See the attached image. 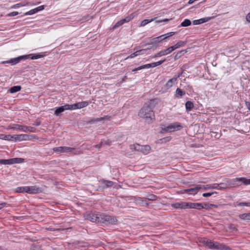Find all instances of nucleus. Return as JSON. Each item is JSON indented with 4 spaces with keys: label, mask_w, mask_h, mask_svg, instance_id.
Wrapping results in <instances>:
<instances>
[{
    "label": "nucleus",
    "mask_w": 250,
    "mask_h": 250,
    "mask_svg": "<svg viewBox=\"0 0 250 250\" xmlns=\"http://www.w3.org/2000/svg\"><path fill=\"white\" fill-rule=\"evenodd\" d=\"M138 116L145 120L147 124L152 123L155 119L154 112L151 104H146L140 110Z\"/></svg>",
    "instance_id": "obj_1"
},
{
    "label": "nucleus",
    "mask_w": 250,
    "mask_h": 250,
    "mask_svg": "<svg viewBox=\"0 0 250 250\" xmlns=\"http://www.w3.org/2000/svg\"><path fill=\"white\" fill-rule=\"evenodd\" d=\"M43 57L42 55L40 54H30L28 55H23L19 56L16 58L11 59L9 61L6 62L7 63H12L13 64L19 62L21 60L27 59H31L32 60L38 59Z\"/></svg>",
    "instance_id": "obj_2"
},
{
    "label": "nucleus",
    "mask_w": 250,
    "mask_h": 250,
    "mask_svg": "<svg viewBox=\"0 0 250 250\" xmlns=\"http://www.w3.org/2000/svg\"><path fill=\"white\" fill-rule=\"evenodd\" d=\"M42 191V188L36 186H26L18 188L17 189L18 192H26L30 194H37Z\"/></svg>",
    "instance_id": "obj_3"
},
{
    "label": "nucleus",
    "mask_w": 250,
    "mask_h": 250,
    "mask_svg": "<svg viewBox=\"0 0 250 250\" xmlns=\"http://www.w3.org/2000/svg\"><path fill=\"white\" fill-rule=\"evenodd\" d=\"M99 222L109 224H115L117 222V219L110 215L99 214Z\"/></svg>",
    "instance_id": "obj_4"
},
{
    "label": "nucleus",
    "mask_w": 250,
    "mask_h": 250,
    "mask_svg": "<svg viewBox=\"0 0 250 250\" xmlns=\"http://www.w3.org/2000/svg\"><path fill=\"white\" fill-rule=\"evenodd\" d=\"M182 127V126L180 124L174 123L162 128V130L163 132H171L180 130Z\"/></svg>",
    "instance_id": "obj_5"
},
{
    "label": "nucleus",
    "mask_w": 250,
    "mask_h": 250,
    "mask_svg": "<svg viewBox=\"0 0 250 250\" xmlns=\"http://www.w3.org/2000/svg\"><path fill=\"white\" fill-rule=\"evenodd\" d=\"M31 136L27 134L11 135L10 141H22L30 140Z\"/></svg>",
    "instance_id": "obj_6"
},
{
    "label": "nucleus",
    "mask_w": 250,
    "mask_h": 250,
    "mask_svg": "<svg viewBox=\"0 0 250 250\" xmlns=\"http://www.w3.org/2000/svg\"><path fill=\"white\" fill-rule=\"evenodd\" d=\"M210 250H229L230 249L217 242L212 241Z\"/></svg>",
    "instance_id": "obj_7"
},
{
    "label": "nucleus",
    "mask_w": 250,
    "mask_h": 250,
    "mask_svg": "<svg viewBox=\"0 0 250 250\" xmlns=\"http://www.w3.org/2000/svg\"><path fill=\"white\" fill-rule=\"evenodd\" d=\"M237 182L242 183L245 185H250V179H247L245 177L236 178L232 180L230 184H229L228 186L236 184Z\"/></svg>",
    "instance_id": "obj_8"
},
{
    "label": "nucleus",
    "mask_w": 250,
    "mask_h": 250,
    "mask_svg": "<svg viewBox=\"0 0 250 250\" xmlns=\"http://www.w3.org/2000/svg\"><path fill=\"white\" fill-rule=\"evenodd\" d=\"M85 218L92 222H99V214L92 212L86 213L84 215Z\"/></svg>",
    "instance_id": "obj_9"
},
{
    "label": "nucleus",
    "mask_w": 250,
    "mask_h": 250,
    "mask_svg": "<svg viewBox=\"0 0 250 250\" xmlns=\"http://www.w3.org/2000/svg\"><path fill=\"white\" fill-rule=\"evenodd\" d=\"M189 202H181L172 204L171 206L174 208L178 209H186L188 208Z\"/></svg>",
    "instance_id": "obj_10"
},
{
    "label": "nucleus",
    "mask_w": 250,
    "mask_h": 250,
    "mask_svg": "<svg viewBox=\"0 0 250 250\" xmlns=\"http://www.w3.org/2000/svg\"><path fill=\"white\" fill-rule=\"evenodd\" d=\"M200 185H197L194 188L186 189L183 191H181V193H184L185 192L188 193L190 194H195L197 193L198 191L200 189Z\"/></svg>",
    "instance_id": "obj_11"
},
{
    "label": "nucleus",
    "mask_w": 250,
    "mask_h": 250,
    "mask_svg": "<svg viewBox=\"0 0 250 250\" xmlns=\"http://www.w3.org/2000/svg\"><path fill=\"white\" fill-rule=\"evenodd\" d=\"M89 104V102L87 101H83L73 104L74 110L81 109L87 106Z\"/></svg>",
    "instance_id": "obj_12"
},
{
    "label": "nucleus",
    "mask_w": 250,
    "mask_h": 250,
    "mask_svg": "<svg viewBox=\"0 0 250 250\" xmlns=\"http://www.w3.org/2000/svg\"><path fill=\"white\" fill-rule=\"evenodd\" d=\"M165 61V60L164 59V60L158 61L157 62H154L151 63L144 64V65H142V66H143L142 67H143V69L149 68L151 67H156V66L161 64Z\"/></svg>",
    "instance_id": "obj_13"
},
{
    "label": "nucleus",
    "mask_w": 250,
    "mask_h": 250,
    "mask_svg": "<svg viewBox=\"0 0 250 250\" xmlns=\"http://www.w3.org/2000/svg\"><path fill=\"white\" fill-rule=\"evenodd\" d=\"M83 151L80 148L68 147V153L79 155L82 153Z\"/></svg>",
    "instance_id": "obj_14"
},
{
    "label": "nucleus",
    "mask_w": 250,
    "mask_h": 250,
    "mask_svg": "<svg viewBox=\"0 0 250 250\" xmlns=\"http://www.w3.org/2000/svg\"><path fill=\"white\" fill-rule=\"evenodd\" d=\"M213 18V17H206V18H202V19H200L199 20H194L193 21V24L194 25L200 24L203 23L204 22H207V21H209V20L212 19Z\"/></svg>",
    "instance_id": "obj_15"
},
{
    "label": "nucleus",
    "mask_w": 250,
    "mask_h": 250,
    "mask_svg": "<svg viewBox=\"0 0 250 250\" xmlns=\"http://www.w3.org/2000/svg\"><path fill=\"white\" fill-rule=\"evenodd\" d=\"M151 148L148 145L141 146L140 145L139 151L142 153L146 155L150 152Z\"/></svg>",
    "instance_id": "obj_16"
},
{
    "label": "nucleus",
    "mask_w": 250,
    "mask_h": 250,
    "mask_svg": "<svg viewBox=\"0 0 250 250\" xmlns=\"http://www.w3.org/2000/svg\"><path fill=\"white\" fill-rule=\"evenodd\" d=\"M44 8V7L43 5L40 6L38 7H36V8H34L33 9H32L26 13H25V15H31L34 14H35L36 13L43 10Z\"/></svg>",
    "instance_id": "obj_17"
},
{
    "label": "nucleus",
    "mask_w": 250,
    "mask_h": 250,
    "mask_svg": "<svg viewBox=\"0 0 250 250\" xmlns=\"http://www.w3.org/2000/svg\"><path fill=\"white\" fill-rule=\"evenodd\" d=\"M188 208H196L200 210L203 208V204L189 202Z\"/></svg>",
    "instance_id": "obj_18"
},
{
    "label": "nucleus",
    "mask_w": 250,
    "mask_h": 250,
    "mask_svg": "<svg viewBox=\"0 0 250 250\" xmlns=\"http://www.w3.org/2000/svg\"><path fill=\"white\" fill-rule=\"evenodd\" d=\"M68 147L67 146H59L53 148V150L58 153H68Z\"/></svg>",
    "instance_id": "obj_19"
},
{
    "label": "nucleus",
    "mask_w": 250,
    "mask_h": 250,
    "mask_svg": "<svg viewBox=\"0 0 250 250\" xmlns=\"http://www.w3.org/2000/svg\"><path fill=\"white\" fill-rule=\"evenodd\" d=\"M216 185L217 184H208L207 185H200V189H204L205 190H206L210 189L217 188V187L216 186Z\"/></svg>",
    "instance_id": "obj_20"
},
{
    "label": "nucleus",
    "mask_w": 250,
    "mask_h": 250,
    "mask_svg": "<svg viewBox=\"0 0 250 250\" xmlns=\"http://www.w3.org/2000/svg\"><path fill=\"white\" fill-rule=\"evenodd\" d=\"M9 165L19 164L23 162L24 159L21 158H14L9 159Z\"/></svg>",
    "instance_id": "obj_21"
},
{
    "label": "nucleus",
    "mask_w": 250,
    "mask_h": 250,
    "mask_svg": "<svg viewBox=\"0 0 250 250\" xmlns=\"http://www.w3.org/2000/svg\"><path fill=\"white\" fill-rule=\"evenodd\" d=\"M177 81V78H173L169 80L166 83L165 85V87L167 89H168L170 87H171L173 84V83Z\"/></svg>",
    "instance_id": "obj_22"
},
{
    "label": "nucleus",
    "mask_w": 250,
    "mask_h": 250,
    "mask_svg": "<svg viewBox=\"0 0 250 250\" xmlns=\"http://www.w3.org/2000/svg\"><path fill=\"white\" fill-rule=\"evenodd\" d=\"M146 49H141L139 50H137L135 52L132 53L128 56H127L125 60H127L128 59L133 58L135 57H136L140 54H143V53H141L142 51H145Z\"/></svg>",
    "instance_id": "obj_23"
},
{
    "label": "nucleus",
    "mask_w": 250,
    "mask_h": 250,
    "mask_svg": "<svg viewBox=\"0 0 250 250\" xmlns=\"http://www.w3.org/2000/svg\"><path fill=\"white\" fill-rule=\"evenodd\" d=\"M100 182L101 183H102L103 184H104L105 185V186L104 187V188H109V187L113 186L114 185V183L112 181H111L102 179V180H101L100 181Z\"/></svg>",
    "instance_id": "obj_24"
},
{
    "label": "nucleus",
    "mask_w": 250,
    "mask_h": 250,
    "mask_svg": "<svg viewBox=\"0 0 250 250\" xmlns=\"http://www.w3.org/2000/svg\"><path fill=\"white\" fill-rule=\"evenodd\" d=\"M162 42V40L161 39L160 36L156 37L154 38L151 39L150 42H148V44H153L155 43H160Z\"/></svg>",
    "instance_id": "obj_25"
},
{
    "label": "nucleus",
    "mask_w": 250,
    "mask_h": 250,
    "mask_svg": "<svg viewBox=\"0 0 250 250\" xmlns=\"http://www.w3.org/2000/svg\"><path fill=\"white\" fill-rule=\"evenodd\" d=\"M185 92L181 90L180 88H177L175 91V97L177 98H181L183 95H184Z\"/></svg>",
    "instance_id": "obj_26"
},
{
    "label": "nucleus",
    "mask_w": 250,
    "mask_h": 250,
    "mask_svg": "<svg viewBox=\"0 0 250 250\" xmlns=\"http://www.w3.org/2000/svg\"><path fill=\"white\" fill-rule=\"evenodd\" d=\"M174 34H175V32H168V33H167V34L161 35L160 36L161 39L162 40V41H163L167 39L168 38L172 36Z\"/></svg>",
    "instance_id": "obj_27"
},
{
    "label": "nucleus",
    "mask_w": 250,
    "mask_h": 250,
    "mask_svg": "<svg viewBox=\"0 0 250 250\" xmlns=\"http://www.w3.org/2000/svg\"><path fill=\"white\" fill-rule=\"evenodd\" d=\"M239 217L242 220H250V213L240 214Z\"/></svg>",
    "instance_id": "obj_28"
},
{
    "label": "nucleus",
    "mask_w": 250,
    "mask_h": 250,
    "mask_svg": "<svg viewBox=\"0 0 250 250\" xmlns=\"http://www.w3.org/2000/svg\"><path fill=\"white\" fill-rule=\"evenodd\" d=\"M21 89V86L17 85V86H14L12 87L10 89L9 91L11 93H15V92L20 91Z\"/></svg>",
    "instance_id": "obj_29"
},
{
    "label": "nucleus",
    "mask_w": 250,
    "mask_h": 250,
    "mask_svg": "<svg viewBox=\"0 0 250 250\" xmlns=\"http://www.w3.org/2000/svg\"><path fill=\"white\" fill-rule=\"evenodd\" d=\"M212 241L209 239H204L201 241V242L210 249Z\"/></svg>",
    "instance_id": "obj_30"
},
{
    "label": "nucleus",
    "mask_w": 250,
    "mask_h": 250,
    "mask_svg": "<svg viewBox=\"0 0 250 250\" xmlns=\"http://www.w3.org/2000/svg\"><path fill=\"white\" fill-rule=\"evenodd\" d=\"M185 105L186 109L188 111H190L194 106L193 103L190 101L187 102Z\"/></svg>",
    "instance_id": "obj_31"
},
{
    "label": "nucleus",
    "mask_w": 250,
    "mask_h": 250,
    "mask_svg": "<svg viewBox=\"0 0 250 250\" xmlns=\"http://www.w3.org/2000/svg\"><path fill=\"white\" fill-rule=\"evenodd\" d=\"M212 207L217 208V206L214 204H203V208H205L206 209L209 210Z\"/></svg>",
    "instance_id": "obj_32"
},
{
    "label": "nucleus",
    "mask_w": 250,
    "mask_h": 250,
    "mask_svg": "<svg viewBox=\"0 0 250 250\" xmlns=\"http://www.w3.org/2000/svg\"><path fill=\"white\" fill-rule=\"evenodd\" d=\"M156 18H154V19H152L151 20H147V19H146V20H143L141 23V24H140V26H145V25H146L147 24L154 21Z\"/></svg>",
    "instance_id": "obj_33"
},
{
    "label": "nucleus",
    "mask_w": 250,
    "mask_h": 250,
    "mask_svg": "<svg viewBox=\"0 0 250 250\" xmlns=\"http://www.w3.org/2000/svg\"><path fill=\"white\" fill-rule=\"evenodd\" d=\"M29 4V2H24L21 3H17L11 6V8H15L20 6H25Z\"/></svg>",
    "instance_id": "obj_34"
},
{
    "label": "nucleus",
    "mask_w": 250,
    "mask_h": 250,
    "mask_svg": "<svg viewBox=\"0 0 250 250\" xmlns=\"http://www.w3.org/2000/svg\"><path fill=\"white\" fill-rule=\"evenodd\" d=\"M191 22L188 19H185L181 23V26L182 27H187L190 25Z\"/></svg>",
    "instance_id": "obj_35"
},
{
    "label": "nucleus",
    "mask_w": 250,
    "mask_h": 250,
    "mask_svg": "<svg viewBox=\"0 0 250 250\" xmlns=\"http://www.w3.org/2000/svg\"><path fill=\"white\" fill-rule=\"evenodd\" d=\"M137 14L136 12H134V13H133L130 14L129 15L127 16V17H126L125 18V19H126V21L128 22L131 20H132L134 17L137 16Z\"/></svg>",
    "instance_id": "obj_36"
},
{
    "label": "nucleus",
    "mask_w": 250,
    "mask_h": 250,
    "mask_svg": "<svg viewBox=\"0 0 250 250\" xmlns=\"http://www.w3.org/2000/svg\"><path fill=\"white\" fill-rule=\"evenodd\" d=\"M20 125L18 124H13L10 125L7 127V129H15V130H20Z\"/></svg>",
    "instance_id": "obj_37"
},
{
    "label": "nucleus",
    "mask_w": 250,
    "mask_h": 250,
    "mask_svg": "<svg viewBox=\"0 0 250 250\" xmlns=\"http://www.w3.org/2000/svg\"><path fill=\"white\" fill-rule=\"evenodd\" d=\"M234 207L237 206H247V207H250V202H242V203H236L234 205Z\"/></svg>",
    "instance_id": "obj_38"
},
{
    "label": "nucleus",
    "mask_w": 250,
    "mask_h": 250,
    "mask_svg": "<svg viewBox=\"0 0 250 250\" xmlns=\"http://www.w3.org/2000/svg\"><path fill=\"white\" fill-rule=\"evenodd\" d=\"M11 135H5L3 134H0V139L10 141Z\"/></svg>",
    "instance_id": "obj_39"
},
{
    "label": "nucleus",
    "mask_w": 250,
    "mask_h": 250,
    "mask_svg": "<svg viewBox=\"0 0 250 250\" xmlns=\"http://www.w3.org/2000/svg\"><path fill=\"white\" fill-rule=\"evenodd\" d=\"M64 111V108L63 107V106H59L56 108V110L55 111V114L56 115L58 116L59 114L61 113L62 112H63Z\"/></svg>",
    "instance_id": "obj_40"
},
{
    "label": "nucleus",
    "mask_w": 250,
    "mask_h": 250,
    "mask_svg": "<svg viewBox=\"0 0 250 250\" xmlns=\"http://www.w3.org/2000/svg\"><path fill=\"white\" fill-rule=\"evenodd\" d=\"M130 148L131 150L139 151L140 145L138 144L131 145L130 146Z\"/></svg>",
    "instance_id": "obj_41"
},
{
    "label": "nucleus",
    "mask_w": 250,
    "mask_h": 250,
    "mask_svg": "<svg viewBox=\"0 0 250 250\" xmlns=\"http://www.w3.org/2000/svg\"><path fill=\"white\" fill-rule=\"evenodd\" d=\"M216 186L217 187L216 189L219 190L223 189L228 188V186L224 183H221L219 184H217V185Z\"/></svg>",
    "instance_id": "obj_42"
},
{
    "label": "nucleus",
    "mask_w": 250,
    "mask_h": 250,
    "mask_svg": "<svg viewBox=\"0 0 250 250\" xmlns=\"http://www.w3.org/2000/svg\"><path fill=\"white\" fill-rule=\"evenodd\" d=\"M186 42L180 41L178 42L176 44H175L174 45L175 46L176 49H177L181 47L184 46L186 44Z\"/></svg>",
    "instance_id": "obj_43"
},
{
    "label": "nucleus",
    "mask_w": 250,
    "mask_h": 250,
    "mask_svg": "<svg viewBox=\"0 0 250 250\" xmlns=\"http://www.w3.org/2000/svg\"><path fill=\"white\" fill-rule=\"evenodd\" d=\"M104 120H110V117L108 116H104V117L97 118L95 120V122H101V121H104Z\"/></svg>",
    "instance_id": "obj_44"
},
{
    "label": "nucleus",
    "mask_w": 250,
    "mask_h": 250,
    "mask_svg": "<svg viewBox=\"0 0 250 250\" xmlns=\"http://www.w3.org/2000/svg\"><path fill=\"white\" fill-rule=\"evenodd\" d=\"M64 110H74L73 104H65L63 105Z\"/></svg>",
    "instance_id": "obj_45"
},
{
    "label": "nucleus",
    "mask_w": 250,
    "mask_h": 250,
    "mask_svg": "<svg viewBox=\"0 0 250 250\" xmlns=\"http://www.w3.org/2000/svg\"><path fill=\"white\" fill-rule=\"evenodd\" d=\"M0 164L9 165V159H0Z\"/></svg>",
    "instance_id": "obj_46"
},
{
    "label": "nucleus",
    "mask_w": 250,
    "mask_h": 250,
    "mask_svg": "<svg viewBox=\"0 0 250 250\" xmlns=\"http://www.w3.org/2000/svg\"><path fill=\"white\" fill-rule=\"evenodd\" d=\"M124 24V23L121 20L120 21H118L115 25L113 27V29H116V28L119 27L120 26L123 25Z\"/></svg>",
    "instance_id": "obj_47"
},
{
    "label": "nucleus",
    "mask_w": 250,
    "mask_h": 250,
    "mask_svg": "<svg viewBox=\"0 0 250 250\" xmlns=\"http://www.w3.org/2000/svg\"><path fill=\"white\" fill-rule=\"evenodd\" d=\"M217 192L215 191L211 192H208V193H204L203 194V196L205 197H207L211 196L212 195L216 193Z\"/></svg>",
    "instance_id": "obj_48"
},
{
    "label": "nucleus",
    "mask_w": 250,
    "mask_h": 250,
    "mask_svg": "<svg viewBox=\"0 0 250 250\" xmlns=\"http://www.w3.org/2000/svg\"><path fill=\"white\" fill-rule=\"evenodd\" d=\"M20 130H22L23 132H26L27 131V126L20 125Z\"/></svg>",
    "instance_id": "obj_49"
},
{
    "label": "nucleus",
    "mask_w": 250,
    "mask_h": 250,
    "mask_svg": "<svg viewBox=\"0 0 250 250\" xmlns=\"http://www.w3.org/2000/svg\"><path fill=\"white\" fill-rule=\"evenodd\" d=\"M171 139V137H167L161 139V141H162V142H169Z\"/></svg>",
    "instance_id": "obj_50"
},
{
    "label": "nucleus",
    "mask_w": 250,
    "mask_h": 250,
    "mask_svg": "<svg viewBox=\"0 0 250 250\" xmlns=\"http://www.w3.org/2000/svg\"><path fill=\"white\" fill-rule=\"evenodd\" d=\"M164 52H165L164 50H163V51L159 52L158 53L155 54L154 57H160V56H162L166 55L165 53H164Z\"/></svg>",
    "instance_id": "obj_51"
},
{
    "label": "nucleus",
    "mask_w": 250,
    "mask_h": 250,
    "mask_svg": "<svg viewBox=\"0 0 250 250\" xmlns=\"http://www.w3.org/2000/svg\"><path fill=\"white\" fill-rule=\"evenodd\" d=\"M18 14V12H13L8 14V16L9 17H13L17 15Z\"/></svg>",
    "instance_id": "obj_52"
},
{
    "label": "nucleus",
    "mask_w": 250,
    "mask_h": 250,
    "mask_svg": "<svg viewBox=\"0 0 250 250\" xmlns=\"http://www.w3.org/2000/svg\"><path fill=\"white\" fill-rule=\"evenodd\" d=\"M35 131V128L33 127L29 126L27 127V131L34 132Z\"/></svg>",
    "instance_id": "obj_53"
},
{
    "label": "nucleus",
    "mask_w": 250,
    "mask_h": 250,
    "mask_svg": "<svg viewBox=\"0 0 250 250\" xmlns=\"http://www.w3.org/2000/svg\"><path fill=\"white\" fill-rule=\"evenodd\" d=\"M164 52H165L164 53H165L166 55L170 53L171 52H172L171 50L170 49V47H169L167 49L165 50Z\"/></svg>",
    "instance_id": "obj_54"
},
{
    "label": "nucleus",
    "mask_w": 250,
    "mask_h": 250,
    "mask_svg": "<svg viewBox=\"0 0 250 250\" xmlns=\"http://www.w3.org/2000/svg\"><path fill=\"white\" fill-rule=\"evenodd\" d=\"M104 145V143L102 142H101L98 145H96L94 146V147H96V148H97L98 149H99L103 145Z\"/></svg>",
    "instance_id": "obj_55"
},
{
    "label": "nucleus",
    "mask_w": 250,
    "mask_h": 250,
    "mask_svg": "<svg viewBox=\"0 0 250 250\" xmlns=\"http://www.w3.org/2000/svg\"><path fill=\"white\" fill-rule=\"evenodd\" d=\"M7 204L6 203H0V209H2L5 207H7L6 205Z\"/></svg>",
    "instance_id": "obj_56"
},
{
    "label": "nucleus",
    "mask_w": 250,
    "mask_h": 250,
    "mask_svg": "<svg viewBox=\"0 0 250 250\" xmlns=\"http://www.w3.org/2000/svg\"><path fill=\"white\" fill-rule=\"evenodd\" d=\"M142 65L138 67H137V68H135V69H133L132 70V71L133 72H135V71H138V70H141L143 69V67H142Z\"/></svg>",
    "instance_id": "obj_57"
},
{
    "label": "nucleus",
    "mask_w": 250,
    "mask_h": 250,
    "mask_svg": "<svg viewBox=\"0 0 250 250\" xmlns=\"http://www.w3.org/2000/svg\"><path fill=\"white\" fill-rule=\"evenodd\" d=\"M168 21H169L168 19H164L163 20H161V21H156V22L157 23H160V22H163V21H164V22H167Z\"/></svg>",
    "instance_id": "obj_58"
},
{
    "label": "nucleus",
    "mask_w": 250,
    "mask_h": 250,
    "mask_svg": "<svg viewBox=\"0 0 250 250\" xmlns=\"http://www.w3.org/2000/svg\"><path fill=\"white\" fill-rule=\"evenodd\" d=\"M104 143V145H107L108 146H110L111 145V142L110 141H107Z\"/></svg>",
    "instance_id": "obj_59"
},
{
    "label": "nucleus",
    "mask_w": 250,
    "mask_h": 250,
    "mask_svg": "<svg viewBox=\"0 0 250 250\" xmlns=\"http://www.w3.org/2000/svg\"><path fill=\"white\" fill-rule=\"evenodd\" d=\"M246 19H247V21L248 22H250V13H249L247 15V17H246Z\"/></svg>",
    "instance_id": "obj_60"
},
{
    "label": "nucleus",
    "mask_w": 250,
    "mask_h": 250,
    "mask_svg": "<svg viewBox=\"0 0 250 250\" xmlns=\"http://www.w3.org/2000/svg\"><path fill=\"white\" fill-rule=\"evenodd\" d=\"M246 106L247 107V108L250 110V102H246Z\"/></svg>",
    "instance_id": "obj_61"
},
{
    "label": "nucleus",
    "mask_w": 250,
    "mask_h": 250,
    "mask_svg": "<svg viewBox=\"0 0 250 250\" xmlns=\"http://www.w3.org/2000/svg\"><path fill=\"white\" fill-rule=\"evenodd\" d=\"M197 0H189L188 3L189 4H191L193 3V2H194L195 1H197Z\"/></svg>",
    "instance_id": "obj_62"
},
{
    "label": "nucleus",
    "mask_w": 250,
    "mask_h": 250,
    "mask_svg": "<svg viewBox=\"0 0 250 250\" xmlns=\"http://www.w3.org/2000/svg\"><path fill=\"white\" fill-rule=\"evenodd\" d=\"M170 50H171L172 52L173 51H174V50L176 49L174 45L172 46H170Z\"/></svg>",
    "instance_id": "obj_63"
},
{
    "label": "nucleus",
    "mask_w": 250,
    "mask_h": 250,
    "mask_svg": "<svg viewBox=\"0 0 250 250\" xmlns=\"http://www.w3.org/2000/svg\"><path fill=\"white\" fill-rule=\"evenodd\" d=\"M121 21L124 23H125V22H127V21H126V19L125 18L122 19Z\"/></svg>",
    "instance_id": "obj_64"
}]
</instances>
